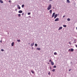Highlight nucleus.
Segmentation results:
<instances>
[{
  "label": "nucleus",
  "instance_id": "32",
  "mask_svg": "<svg viewBox=\"0 0 77 77\" xmlns=\"http://www.w3.org/2000/svg\"><path fill=\"white\" fill-rule=\"evenodd\" d=\"M8 2H9L10 3H11V0H9V1H8Z\"/></svg>",
  "mask_w": 77,
  "mask_h": 77
},
{
  "label": "nucleus",
  "instance_id": "24",
  "mask_svg": "<svg viewBox=\"0 0 77 77\" xmlns=\"http://www.w3.org/2000/svg\"><path fill=\"white\" fill-rule=\"evenodd\" d=\"M52 62V61H51V59H50L49 60V62Z\"/></svg>",
  "mask_w": 77,
  "mask_h": 77
},
{
  "label": "nucleus",
  "instance_id": "15",
  "mask_svg": "<svg viewBox=\"0 0 77 77\" xmlns=\"http://www.w3.org/2000/svg\"><path fill=\"white\" fill-rule=\"evenodd\" d=\"M67 21H70V20H71V19H69V18H68V19H67Z\"/></svg>",
  "mask_w": 77,
  "mask_h": 77
},
{
  "label": "nucleus",
  "instance_id": "31",
  "mask_svg": "<svg viewBox=\"0 0 77 77\" xmlns=\"http://www.w3.org/2000/svg\"><path fill=\"white\" fill-rule=\"evenodd\" d=\"M71 71V69H69V71Z\"/></svg>",
  "mask_w": 77,
  "mask_h": 77
},
{
  "label": "nucleus",
  "instance_id": "9",
  "mask_svg": "<svg viewBox=\"0 0 77 77\" xmlns=\"http://www.w3.org/2000/svg\"><path fill=\"white\" fill-rule=\"evenodd\" d=\"M59 21V18H57L55 20V21Z\"/></svg>",
  "mask_w": 77,
  "mask_h": 77
},
{
  "label": "nucleus",
  "instance_id": "26",
  "mask_svg": "<svg viewBox=\"0 0 77 77\" xmlns=\"http://www.w3.org/2000/svg\"><path fill=\"white\" fill-rule=\"evenodd\" d=\"M27 14L28 15H30V13L29 12Z\"/></svg>",
  "mask_w": 77,
  "mask_h": 77
},
{
  "label": "nucleus",
  "instance_id": "43",
  "mask_svg": "<svg viewBox=\"0 0 77 77\" xmlns=\"http://www.w3.org/2000/svg\"><path fill=\"white\" fill-rule=\"evenodd\" d=\"M0 42H2V41H0Z\"/></svg>",
  "mask_w": 77,
  "mask_h": 77
},
{
  "label": "nucleus",
  "instance_id": "40",
  "mask_svg": "<svg viewBox=\"0 0 77 77\" xmlns=\"http://www.w3.org/2000/svg\"><path fill=\"white\" fill-rule=\"evenodd\" d=\"M49 63H48V64H49Z\"/></svg>",
  "mask_w": 77,
  "mask_h": 77
},
{
  "label": "nucleus",
  "instance_id": "2",
  "mask_svg": "<svg viewBox=\"0 0 77 77\" xmlns=\"http://www.w3.org/2000/svg\"><path fill=\"white\" fill-rule=\"evenodd\" d=\"M68 51H74V49L72 48L71 49H69L68 50Z\"/></svg>",
  "mask_w": 77,
  "mask_h": 77
},
{
  "label": "nucleus",
  "instance_id": "19",
  "mask_svg": "<svg viewBox=\"0 0 77 77\" xmlns=\"http://www.w3.org/2000/svg\"><path fill=\"white\" fill-rule=\"evenodd\" d=\"M31 72H32V74H34V72L32 70H31Z\"/></svg>",
  "mask_w": 77,
  "mask_h": 77
},
{
  "label": "nucleus",
  "instance_id": "5",
  "mask_svg": "<svg viewBox=\"0 0 77 77\" xmlns=\"http://www.w3.org/2000/svg\"><path fill=\"white\" fill-rule=\"evenodd\" d=\"M34 44H35V43L34 42L33 43H32L31 44V47H33V45H34Z\"/></svg>",
  "mask_w": 77,
  "mask_h": 77
},
{
  "label": "nucleus",
  "instance_id": "3",
  "mask_svg": "<svg viewBox=\"0 0 77 77\" xmlns=\"http://www.w3.org/2000/svg\"><path fill=\"white\" fill-rule=\"evenodd\" d=\"M54 15H55V13H53V14H52V18H53V17H54Z\"/></svg>",
  "mask_w": 77,
  "mask_h": 77
},
{
  "label": "nucleus",
  "instance_id": "22",
  "mask_svg": "<svg viewBox=\"0 0 77 77\" xmlns=\"http://www.w3.org/2000/svg\"><path fill=\"white\" fill-rule=\"evenodd\" d=\"M54 55H56V54H57V53L54 52Z\"/></svg>",
  "mask_w": 77,
  "mask_h": 77
},
{
  "label": "nucleus",
  "instance_id": "28",
  "mask_svg": "<svg viewBox=\"0 0 77 77\" xmlns=\"http://www.w3.org/2000/svg\"><path fill=\"white\" fill-rule=\"evenodd\" d=\"M54 68H56V66H54Z\"/></svg>",
  "mask_w": 77,
  "mask_h": 77
},
{
  "label": "nucleus",
  "instance_id": "36",
  "mask_svg": "<svg viewBox=\"0 0 77 77\" xmlns=\"http://www.w3.org/2000/svg\"><path fill=\"white\" fill-rule=\"evenodd\" d=\"M22 15H24V13H23L22 14Z\"/></svg>",
  "mask_w": 77,
  "mask_h": 77
},
{
  "label": "nucleus",
  "instance_id": "11",
  "mask_svg": "<svg viewBox=\"0 0 77 77\" xmlns=\"http://www.w3.org/2000/svg\"><path fill=\"white\" fill-rule=\"evenodd\" d=\"M51 64L52 65H54V63L53 62H51Z\"/></svg>",
  "mask_w": 77,
  "mask_h": 77
},
{
  "label": "nucleus",
  "instance_id": "42",
  "mask_svg": "<svg viewBox=\"0 0 77 77\" xmlns=\"http://www.w3.org/2000/svg\"><path fill=\"white\" fill-rule=\"evenodd\" d=\"M32 48V49L33 48Z\"/></svg>",
  "mask_w": 77,
  "mask_h": 77
},
{
  "label": "nucleus",
  "instance_id": "37",
  "mask_svg": "<svg viewBox=\"0 0 77 77\" xmlns=\"http://www.w3.org/2000/svg\"><path fill=\"white\" fill-rule=\"evenodd\" d=\"M29 18H31V16H29Z\"/></svg>",
  "mask_w": 77,
  "mask_h": 77
},
{
  "label": "nucleus",
  "instance_id": "25",
  "mask_svg": "<svg viewBox=\"0 0 77 77\" xmlns=\"http://www.w3.org/2000/svg\"><path fill=\"white\" fill-rule=\"evenodd\" d=\"M35 47H37L38 46V45H37V44H35Z\"/></svg>",
  "mask_w": 77,
  "mask_h": 77
},
{
  "label": "nucleus",
  "instance_id": "7",
  "mask_svg": "<svg viewBox=\"0 0 77 77\" xmlns=\"http://www.w3.org/2000/svg\"><path fill=\"white\" fill-rule=\"evenodd\" d=\"M18 13H19L20 14L23 13V11L21 10L19 11H18Z\"/></svg>",
  "mask_w": 77,
  "mask_h": 77
},
{
  "label": "nucleus",
  "instance_id": "4",
  "mask_svg": "<svg viewBox=\"0 0 77 77\" xmlns=\"http://www.w3.org/2000/svg\"><path fill=\"white\" fill-rule=\"evenodd\" d=\"M62 29V27L61 26L59 27V29H58V30H61V29Z\"/></svg>",
  "mask_w": 77,
  "mask_h": 77
},
{
  "label": "nucleus",
  "instance_id": "23",
  "mask_svg": "<svg viewBox=\"0 0 77 77\" xmlns=\"http://www.w3.org/2000/svg\"><path fill=\"white\" fill-rule=\"evenodd\" d=\"M24 7V5H22V8H23Z\"/></svg>",
  "mask_w": 77,
  "mask_h": 77
},
{
  "label": "nucleus",
  "instance_id": "30",
  "mask_svg": "<svg viewBox=\"0 0 77 77\" xmlns=\"http://www.w3.org/2000/svg\"><path fill=\"white\" fill-rule=\"evenodd\" d=\"M76 43V42H75V40H74V43Z\"/></svg>",
  "mask_w": 77,
  "mask_h": 77
},
{
  "label": "nucleus",
  "instance_id": "45",
  "mask_svg": "<svg viewBox=\"0 0 77 77\" xmlns=\"http://www.w3.org/2000/svg\"><path fill=\"white\" fill-rule=\"evenodd\" d=\"M8 35H9V33L8 34Z\"/></svg>",
  "mask_w": 77,
  "mask_h": 77
},
{
  "label": "nucleus",
  "instance_id": "39",
  "mask_svg": "<svg viewBox=\"0 0 77 77\" xmlns=\"http://www.w3.org/2000/svg\"><path fill=\"white\" fill-rule=\"evenodd\" d=\"M76 47H77V45H76Z\"/></svg>",
  "mask_w": 77,
  "mask_h": 77
},
{
  "label": "nucleus",
  "instance_id": "16",
  "mask_svg": "<svg viewBox=\"0 0 77 77\" xmlns=\"http://www.w3.org/2000/svg\"><path fill=\"white\" fill-rule=\"evenodd\" d=\"M18 16L19 17H21V14H19L18 15Z\"/></svg>",
  "mask_w": 77,
  "mask_h": 77
},
{
  "label": "nucleus",
  "instance_id": "34",
  "mask_svg": "<svg viewBox=\"0 0 77 77\" xmlns=\"http://www.w3.org/2000/svg\"><path fill=\"white\" fill-rule=\"evenodd\" d=\"M50 69H52V68L51 67H50Z\"/></svg>",
  "mask_w": 77,
  "mask_h": 77
},
{
  "label": "nucleus",
  "instance_id": "41",
  "mask_svg": "<svg viewBox=\"0 0 77 77\" xmlns=\"http://www.w3.org/2000/svg\"><path fill=\"white\" fill-rule=\"evenodd\" d=\"M53 0H50L51 1H52Z\"/></svg>",
  "mask_w": 77,
  "mask_h": 77
},
{
  "label": "nucleus",
  "instance_id": "1",
  "mask_svg": "<svg viewBox=\"0 0 77 77\" xmlns=\"http://www.w3.org/2000/svg\"><path fill=\"white\" fill-rule=\"evenodd\" d=\"M51 5L50 4L48 7L47 9L48 10H50V9H51Z\"/></svg>",
  "mask_w": 77,
  "mask_h": 77
},
{
  "label": "nucleus",
  "instance_id": "12",
  "mask_svg": "<svg viewBox=\"0 0 77 77\" xmlns=\"http://www.w3.org/2000/svg\"><path fill=\"white\" fill-rule=\"evenodd\" d=\"M14 42H13L11 44V46H14Z\"/></svg>",
  "mask_w": 77,
  "mask_h": 77
},
{
  "label": "nucleus",
  "instance_id": "8",
  "mask_svg": "<svg viewBox=\"0 0 77 77\" xmlns=\"http://www.w3.org/2000/svg\"><path fill=\"white\" fill-rule=\"evenodd\" d=\"M57 17V14H56L54 16V18L55 19Z\"/></svg>",
  "mask_w": 77,
  "mask_h": 77
},
{
  "label": "nucleus",
  "instance_id": "17",
  "mask_svg": "<svg viewBox=\"0 0 77 77\" xmlns=\"http://www.w3.org/2000/svg\"><path fill=\"white\" fill-rule=\"evenodd\" d=\"M52 71L53 72H55V69H53V70H52Z\"/></svg>",
  "mask_w": 77,
  "mask_h": 77
},
{
  "label": "nucleus",
  "instance_id": "33",
  "mask_svg": "<svg viewBox=\"0 0 77 77\" xmlns=\"http://www.w3.org/2000/svg\"><path fill=\"white\" fill-rule=\"evenodd\" d=\"M65 17V15H64V16H63V18H64V17Z\"/></svg>",
  "mask_w": 77,
  "mask_h": 77
},
{
  "label": "nucleus",
  "instance_id": "21",
  "mask_svg": "<svg viewBox=\"0 0 77 77\" xmlns=\"http://www.w3.org/2000/svg\"><path fill=\"white\" fill-rule=\"evenodd\" d=\"M17 41L18 42H20V40H17Z\"/></svg>",
  "mask_w": 77,
  "mask_h": 77
},
{
  "label": "nucleus",
  "instance_id": "44",
  "mask_svg": "<svg viewBox=\"0 0 77 77\" xmlns=\"http://www.w3.org/2000/svg\"><path fill=\"white\" fill-rule=\"evenodd\" d=\"M29 44H30V43H29Z\"/></svg>",
  "mask_w": 77,
  "mask_h": 77
},
{
  "label": "nucleus",
  "instance_id": "14",
  "mask_svg": "<svg viewBox=\"0 0 77 77\" xmlns=\"http://www.w3.org/2000/svg\"><path fill=\"white\" fill-rule=\"evenodd\" d=\"M50 14H52V10H51L50 11Z\"/></svg>",
  "mask_w": 77,
  "mask_h": 77
},
{
  "label": "nucleus",
  "instance_id": "29",
  "mask_svg": "<svg viewBox=\"0 0 77 77\" xmlns=\"http://www.w3.org/2000/svg\"><path fill=\"white\" fill-rule=\"evenodd\" d=\"M48 75H50V72H49L48 73Z\"/></svg>",
  "mask_w": 77,
  "mask_h": 77
},
{
  "label": "nucleus",
  "instance_id": "10",
  "mask_svg": "<svg viewBox=\"0 0 77 77\" xmlns=\"http://www.w3.org/2000/svg\"><path fill=\"white\" fill-rule=\"evenodd\" d=\"M0 2L1 3H3V1L2 0H0Z\"/></svg>",
  "mask_w": 77,
  "mask_h": 77
},
{
  "label": "nucleus",
  "instance_id": "13",
  "mask_svg": "<svg viewBox=\"0 0 77 77\" xmlns=\"http://www.w3.org/2000/svg\"><path fill=\"white\" fill-rule=\"evenodd\" d=\"M36 49L37 50H41V48H37Z\"/></svg>",
  "mask_w": 77,
  "mask_h": 77
},
{
  "label": "nucleus",
  "instance_id": "35",
  "mask_svg": "<svg viewBox=\"0 0 77 77\" xmlns=\"http://www.w3.org/2000/svg\"><path fill=\"white\" fill-rule=\"evenodd\" d=\"M69 44H70V45L71 44V43H70V42H69Z\"/></svg>",
  "mask_w": 77,
  "mask_h": 77
},
{
  "label": "nucleus",
  "instance_id": "38",
  "mask_svg": "<svg viewBox=\"0 0 77 77\" xmlns=\"http://www.w3.org/2000/svg\"><path fill=\"white\" fill-rule=\"evenodd\" d=\"M15 11H17V9H16L15 10Z\"/></svg>",
  "mask_w": 77,
  "mask_h": 77
},
{
  "label": "nucleus",
  "instance_id": "27",
  "mask_svg": "<svg viewBox=\"0 0 77 77\" xmlns=\"http://www.w3.org/2000/svg\"><path fill=\"white\" fill-rule=\"evenodd\" d=\"M1 51H4V50L2 49H1Z\"/></svg>",
  "mask_w": 77,
  "mask_h": 77
},
{
  "label": "nucleus",
  "instance_id": "6",
  "mask_svg": "<svg viewBox=\"0 0 77 77\" xmlns=\"http://www.w3.org/2000/svg\"><path fill=\"white\" fill-rule=\"evenodd\" d=\"M17 8L19 9H21V7H20V5H17Z\"/></svg>",
  "mask_w": 77,
  "mask_h": 77
},
{
  "label": "nucleus",
  "instance_id": "20",
  "mask_svg": "<svg viewBox=\"0 0 77 77\" xmlns=\"http://www.w3.org/2000/svg\"><path fill=\"white\" fill-rule=\"evenodd\" d=\"M63 27H66V25H63Z\"/></svg>",
  "mask_w": 77,
  "mask_h": 77
},
{
  "label": "nucleus",
  "instance_id": "18",
  "mask_svg": "<svg viewBox=\"0 0 77 77\" xmlns=\"http://www.w3.org/2000/svg\"><path fill=\"white\" fill-rule=\"evenodd\" d=\"M67 3H70V1L69 0H67Z\"/></svg>",
  "mask_w": 77,
  "mask_h": 77
}]
</instances>
